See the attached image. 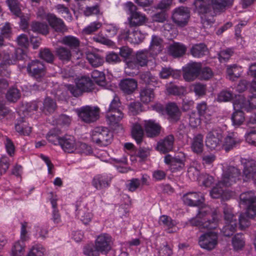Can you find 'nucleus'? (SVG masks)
Returning a JSON list of instances; mask_svg holds the SVG:
<instances>
[{
	"mask_svg": "<svg viewBox=\"0 0 256 256\" xmlns=\"http://www.w3.org/2000/svg\"><path fill=\"white\" fill-rule=\"evenodd\" d=\"M211 211L208 206L201 208L196 216L190 220V224L200 228H216L218 226L219 216L216 211Z\"/></svg>",
	"mask_w": 256,
	"mask_h": 256,
	"instance_id": "20e7f679",
	"label": "nucleus"
},
{
	"mask_svg": "<svg viewBox=\"0 0 256 256\" xmlns=\"http://www.w3.org/2000/svg\"><path fill=\"white\" fill-rule=\"evenodd\" d=\"M76 211L78 212V214L80 216V220L84 224H87L91 222L92 214L90 210L84 207L82 210H78V208H76Z\"/></svg>",
	"mask_w": 256,
	"mask_h": 256,
	"instance_id": "09e8293b",
	"label": "nucleus"
},
{
	"mask_svg": "<svg viewBox=\"0 0 256 256\" xmlns=\"http://www.w3.org/2000/svg\"><path fill=\"white\" fill-rule=\"evenodd\" d=\"M38 17L42 19H46L50 25L57 32H62L66 29V26L62 20L58 18L52 14H46L42 8L38 9Z\"/></svg>",
	"mask_w": 256,
	"mask_h": 256,
	"instance_id": "ddd939ff",
	"label": "nucleus"
},
{
	"mask_svg": "<svg viewBox=\"0 0 256 256\" xmlns=\"http://www.w3.org/2000/svg\"><path fill=\"white\" fill-rule=\"evenodd\" d=\"M250 90L252 92H256L252 88V82L250 84ZM233 108L235 110L244 109L246 111H249L251 109L256 108V94H253L252 96H249L248 100H246L243 95L236 96L233 102Z\"/></svg>",
	"mask_w": 256,
	"mask_h": 256,
	"instance_id": "1a4fd4ad",
	"label": "nucleus"
},
{
	"mask_svg": "<svg viewBox=\"0 0 256 256\" xmlns=\"http://www.w3.org/2000/svg\"><path fill=\"white\" fill-rule=\"evenodd\" d=\"M132 135L138 144L141 142L144 136V130L140 122H136L133 124Z\"/></svg>",
	"mask_w": 256,
	"mask_h": 256,
	"instance_id": "a19ab883",
	"label": "nucleus"
},
{
	"mask_svg": "<svg viewBox=\"0 0 256 256\" xmlns=\"http://www.w3.org/2000/svg\"><path fill=\"white\" fill-rule=\"evenodd\" d=\"M213 76V72L208 67L201 68L199 78L201 80H208Z\"/></svg>",
	"mask_w": 256,
	"mask_h": 256,
	"instance_id": "69168bd1",
	"label": "nucleus"
},
{
	"mask_svg": "<svg viewBox=\"0 0 256 256\" xmlns=\"http://www.w3.org/2000/svg\"><path fill=\"white\" fill-rule=\"evenodd\" d=\"M78 86L82 92L90 91L93 88V82L88 77L82 76L76 80Z\"/></svg>",
	"mask_w": 256,
	"mask_h": 256,
	"instance_id": "f704fd0d",
	"label": "nucleus"
},
{
	"mask_svg": "<svg viewBox=\"0 0 256 256\" xmlns=\"http://www.w3.org/2000/svg\"><path fill=\"white\" fill-rule=\"evenodd\" d=\"M240 142L237 133L229 132L224 138L222 147L226 151H228L235 146L236 144H239Z\"/></svg>",
	"mask_w": 256,
	"mask_h": 256,
	"instance_id": "c85d7f7f",
	"label": "nucleus"
},
{
	"mask_svg": "<svg viewBox=\"0 0 256 256\" xmlns=\"http://www.w3.org/2000/svg\"><path fill=\"white\" fill-rule=\"evenodd\" d=\"M28 74L38 80L46 74V67L44 64L38 60H32L27 66Z\"/></svg>",
	"mask_w": 256,
	"mask_h": 256,
	"instance_id": "6ab92c4d",
	"label": "nucleus"
},
{
	"mask_svg": "<svg viewBox=\"0 0 256 256\" xmlns=\"http://www.w3.org/2000/svg\"><path fill=\"white\" fill-rule=\"evenodd\" d=\"M218 244V235L214 232H208L201 235L199 238L200 246L208 250L214 249Z\"/></svg>",
	"mask_w": 256,
	"mask_h": 256,
	"instance_id": "2eb2a0df",
	"label": "nucleus"
},
{
	"mask_svg": "<svg viewBox=\"0 0 256 256\" xmlns=\"http://www.w3.org/2000/svg\"><path fill=\"white\" fill-rule=\"evenodd\" d=\"M174 138L173 135L169 134L158 142L156 150L162 154H166L172 151L174 148Z\"/></svg>",
	"mask_w": 256,
	"mask_h": 256,
	"instance_id": "b1692460",
	"label": "nucleus"
},
{
	"mask_svg": "<svg viewBox=\"0 0 256 256\" xmlns=\"http://www.w3.org/2000/svg\"><path fill=\"white\" fill-rule=\"evenodd\" d=\"M172 76L174 78H178L180 76V70H173L170 68H163L160 72V76L162 78H167Z\"/></svg>",
	"mask_w": 256,
	"mask_h": 256,
	"instance_id": "8fccbe9b",
	"label": "nucleus"
},
{
	"mask_svg": "<svg viewBox=\"0 0 256 256\" xmlns=\"http://www.w3.org/2000/svg\"><path fill=\"white\" fill-rule=\"evenodd\" d=\"M40 58L48 62H52L54 56L53 54L48 49H44L40 52Z\"/></svg>",
	"mask_w": 256,
	"mask_h": 256,
	"instance_id": "338daca9",
	"label": "nucleus"
},
{
	"mask_svg": "<svg viewBox=\"0 0 256 256\" xmlns=\"http://www.w3.org/2000/svg\"><path fill=\"white\" fill-rule=\"evenodd\" d=\"M56 108V102L49 97L46 98L43 102L42 110L46 114H51L54 111Z\"/></svg>",
	"mask_w": 256,
	"mask_h": 256,
	"instance_id": "3c124183",
	"label": "nucleus"
},
{
	"mask_svg": "<svg viewBox=\"0 0 256 256\" xmlns=\"http://www.w3.org/2000/svg\"><path fill=\"white\" fill-rule=\"evenodd\" d=\"M112 180V176L110 174H98L93 178L92 185L97 190H105L110 186Z\"/></svg>",
	"mask_w": 256,
	"mask_h": 256,
	"instance_id": "4be33fe9",
	"label": "nucleus"
},
{
	"mask_svg": "<svg viewBox=\"0 0 256 256\" xmlns=\"http://www.w3.org/2000/svg\"><path fill=\"white\" fill-rule=\"evenodd\" d=\"M91 138L94 142L100 146H106L112 140V134L106 128L97 127L91 132Z\"/></svg>",
	"mask_w": 256,
	"mask_h": 256,
	"instance_id": "9d476101",
	"label": "nucleus"
},
{
	"mask_svg": "<svg viewBox=\"0 0 256 256\" xmlns=\"http://www.w3.org/2000/svg\"><path fill=\"white\" fill-rule=\"evenodd\" d=\"M232 245L234 250H242L245 245V240L242 234H236L232 238Z\"/></svg>",
	"mask_w": 256,
	"mask_h": 256,
	"instance_id": "49530a36",
	"label": "nucleus"
},
{
	"mask_svg": "<svg viewBox=\"0 0 256 256\" xmlns=\"http://www.w3.org/2000/svg\"><path fill=\"white\" fill-rule=\"evenodd\" d=\"M15 130L20 134L28 136L32 132V127L24 118L18 120L15 124Z\"/></svg>",
	"mask_w": 256,
	"mask_h": 256,
	"instance_id": "7c9ffc66",
	"label": "nucleus"
},
{
	"mask_svg": "<svg viewBox=\"0 0 256 256\" xmlns=\"http://www.w3.org/2000/svg\"><path fill=\"white\" fill-rule=\"evenodd\" d=\"M202 64L199 62H190L182 67L184 78L188 82L192 81L198 77Z\"/></svg>",
	"mask_w": 256,
	"mask_h": 256,
	"instance_id": "a211bd4d",
	"label": "nucleus"
},
{
	"mask_svg": "<svg viewBox=\"0 0 256 256\" xmlns=\"http://www.w3.org/2000/svg\"><path fill=\"white\" fill-rule=\"evenodd\" d=\"M190 17V11L188 8L180 6L174 9L172 14L173 22L178 26L183 27L186 26Z\"/></svg>",
	"mask_w": 256,
	"mask_h": 256,
	"instance_id": "f3484780",
	"label": "nucleus"
},
{
	"mask_svg": "<svg viewBox=\"0 0 256 256\" xmlns=\"http://www.w3.org/2000/svg\"><path fill=\"white\" fill-rule=\"evenodd\" d=\"M166 91L168 94L174 96H184L186 94V89L184 86L170 84L166 86Z\"/></svg>",
	"mask_w": 256,
	"mask_h": 256,
	"instance_id": "a18cd8bd",
	"label": "nucleus"
},
{
	"mask_svg": "<svg viewBox=\"0 0 256 256\" xmlns=\"http://www.w3.org/2000/svg\"><path fill=\"white\" fill-rule=\"evenodd\" d=\"M76 111L78 117L85 122H94L99 117V109L98 107L86 106L77 108Z\"/></svg>",
	"mask_w": 256,
	"mask_h": 256,
	"instance_id": "f8f14e48",
	"label": "nucleus"
},
{
	"mask_svg": "<svg viewBox=\"0 0 256 256\" xmlns=\"http://www.w3.org/2000/svg\"><path fill=\"white\" fill-rule=\"evenodd\" d=\"M242 68L236 64L230 65L227 68V74L228 79L234 81L240 76L242 73Z\"/></svg>",
	"mask_w": 256,
	"mask_h": 256,
	"instance_id": "4c0bfd02",
	"label": "nucleus"
},
{
	"mask_svg": "<svg viewBox=\"0 0 256 256\" xmlns=\"http://www.w3.org/2000/svg\"><path fill=\"white\" fill-rule=\"evenodd\" d=\"M86 59L90 64L94 67L100 66L104 62L103 58L98 54L95 52L88 53Z\"/></svg>",
	"mask_w": 256,
	"mask_h": 256,
	"instance_id": "58836bf2",
	"label": "nucleus"
},
{
	"mask_svg": "<svg viewBox=\"0 0 256 256\" xmlns=\"http://www.w3.org/2000/svg\"><path fill=\"white\" fill-rule=\"evenodd\" d=\"M154 98L153 90L150 88H144L140 92V99L144 104H148L152 101Z\"/></svg>",
	"mask_w": 256,
	"mask_h": 256,
	"instance_id": "de8ad7c7",
	"label": "nucleus"
},
{
	"mask_svg": "<svg viewBox=\"0 0 256 256\" xmlns=\"http://www.w3.org/2000/svg\"><path fill=\"white\" fill-rule=\"evenodd\" d=\"M30 228L28 222L21 223L20 239L14 242L11 248L10 256H24L26 249V242L30 239L28 231Z\"/></svg>",
	"mask_w": 256,
	"mask_h": 256,
	"instance_id": "0eeeda50",
	"label": "nucleus"
},
{
	"mask_svg": "<svg viewBox=\"0 0 256 256\" xmlns=\"http://www.w3.org/2000/svg\"><path fill=\"white\" fill-rule=\"evenodd\" d=\"M78 148L76 150V152L84 154L86 155H88L92 153V148L90 146L80 142H78Z\"/></svg>",
	"mask_w": 256,
	"mask_h": 256,
	"instance_id": "e2e57ef3",
	"label": "nucleus"
},
{
	"mask_svg": "<svg viewBox=\"0 0 256 256\" xmlns=\"http://www.w3.org/2000/svg\"><path fill=\"white\" fill-rule=\"evenodd\" d=\"M233 98L232 93L228 90H223L219 92L216 98L218 102H227L231 100Z\"/></svg>",
	"mask_w": 256,
	"mask_h": 256,
	"instance_id": "13d9d810",
	"label": "nucleus"
},
{
	"mask_svg": "<svg viewBox=\"0 0 256 256\" xmlns=\"http://www.w3.org/2000/svg\"><path fill=\"white\" fill-rule=\"evenodd\" d=\"M196 108L199 116L202 120H204L206 123L210 122L211 120L212 116L209 112V110L208 109L206 103L202 102L198 104Z\"/></svg>",
	"mask_w": 256,
	"mask_h": 256,
	"instance_id": "c9c22d12",
	"label": "nucleus"
},
{
	"mask_svg": "<svg viewBox=\"0 0 256 256\" xmlns=\"http://www.w3.org/2000/svg\"><path fill=\"white\" fill-rule=\"evenodd\" d=\"M130 26H136L144 24L146 22V16L139 12H132L128 18Z\"/></svg>",
	"mask_w": 256,
	"mask_h": 256,
	"instance_id": "c756f323",
	"label": "nucleus"
},
{
	"mask_svg": "<svg viewBox=\"0 0 256 256\" xmlns=\"http://www.w3.org/2000/svg\"><path fill=\"white\" fill-rule=\"evenodd\" d=\"M188 174L192 180H197L200 184L206 187L210 186L214 182V178L207 174H199V172L194 167L188 169Z\"/></svg>",
	"mask_w": 256,
	"mask_h": 256,
	"instance_id": "dca6fc26",
	"label": "nucleus"
},
{
	"mask_svg": "<svg viewBox=\"0 0 256 256\" xmlns=\"http://www.w3.org/2000/svg\"><path fill=\"white\" fill-rule=\"evenodd\" d=\"M191 149L192 151L196 154H200L203 150V136L198 134L196 136L191 143Z\"/></svg>",
	"mask_w": 256,
	"mask_h": 256,
	"instance_id": "e433bc0d",
	"label": "nucleus"
},
{
	"mask_svg": "<svg viewBox=\"0 0 256 256\" xmlns=\"http://www.w3.org/2000/svg\"><path fill=\"white\" fill-rule=\"evenodd\" d=\"M234 109V112L231 117L232 124L234 126L238 127L243 124L245 117L244 112L241 110L242 109Z\"/></svg>",
	"mask_w": 256,
	"mask_h": 256,
	"instance_id": "79ce46f5",
	"label": "nucleus"
},
{
	"mask_svg": "<svg viewBox=\"0 0 256 256\" xmlns=\"http://www.w3.org/2000/svg\"><path fill=\"white\" fill-rule=\"evenodd\" d=\"M113 245L112 237L108 234H102L96 238L94 246L88 244L84 248V253L87 256H98L100 253L108 254Z\"/></svg>",
	"mask_w": 256,
	"mask_h": 256,
	"instance_id": "39448f33",
	"label": "nucleus"
},
{
	"mask_svg": "<svg viewBox=\"0 0 256 256\" xmlns=\"http://www.w3.org/2000/svg\"><path fill=\"white\" fill-rule=\"evenodd\" d=\"M244 164L243 178L245 182L253 180L256 186V162L253 160H242Z\"/></svg>",
	"mask_w": 256,
	"mask_h": 256,
	"instance_id": "aec40b11",
	"label": "nucleus"
},
{
	"mask_svg": "<svg viewBox=\"0 0 256 256\" xmlns=\"http://www.w3.org/2000/svg\"><path fill=\"white\" fill-rule=\"evenodd\" d=\"M20 97L19 90L15 88H10L6 94V99L12 102H15Z\"/></svg>",
	"mask_w": 256,
	"mask_h": 256,
	"instance_id": "052dcab7",
	"label": "nucleus"
},
{
	"mask_svg": "<svg viewBox=\"0 0 256 256\" xmlns=\"http://www.w3.org/2000/svg\"><path fill=\"white\" fill-rule=\"evenodd\" d=\"M186 155L182 152H178L174 156L166 154L164 157V162L169 166L170 170L172 172L182 170L185 166Z\"/></svg>",
	"mask_w": 256,
	"mask_h": 256,
	"instance_id": "9b49d317",
	"label": "nucleus"
},
{
	"mask_svg": "<svg viewBox=\"0 0 256 256\" xmlns=\"http://www.w3.org/2000/svg\"><path fill=\"white\" fill-rule=\"evenodd\" d=\"M154 57H152L151 52L148 50H142L138 51L135 57L132 61H127L126 67L125 72L126 73H131L128 70H136L138 71L140 67L146 66L149 61L152 60ZM138 72H132L133 74H136Z\"/></svg>",
	"mask_w": 256,
	"mask_h": 256,
	"instance_id": "423d86ee",
	"label": "nucleus"
},
{
	"mask_svg": "<svg viewBox=\"0 0 256 256\" xmlns=\"http://www.w3.org/2000/svg\"><path fill=\"white\" fill-rule=\"evenodd\" d=\"M194 91L196 96H202L206 94V86L200 83L196 84L194 85Z\"/></svg>",
	"mask_w": 256,
	"mask_h": 256,
	"instance_id": "774afa93",
	"label": "nucleus"
},
{
	"mask_svg": "<svg viewBox=\"0 0 256 256\" xmlns=\"http://www.w3.org/2000/svg\"><path fill=\"white\" fill-rule=\"evenodd\" d=\"M184 202L190 206H198L204 202V196L201 192H190L182 196Z\"/></svg>",
	"mask_w": 256,
	"mask_h": 256,
	"instance_id": "393cba45",
	"label": "nucleus"
},
{
	"mask_svg": "<svg viewBox=\"0 0 256 256\" xmlns=\"http://www.w3.org/2000/svg\"><path fill=\"white\" fill-rule=\"evenodd\" d=\"M91 76L94 81L98 84H100L102 82H104L105 80L104 74L98 70L92 71L91 74Z\"/></svg>",
	"mask_w": 256,
	"mask_h": 256,
	"instance_id": "0e129e2a",
	"label": "nucleus"
},
{
	"mask_svg": "<svg viewBox=\"0 0 256 256\" xmlns=\"http://www.w3.org/2000/svg\"><path fill=\"white\" fill-rule=\"evenodd\" d=\"M31 28L32 31L42 34H46L48 32V26L46 24L34 22Z\"/></svg>",
	"mask_w": 256,
	"mask_h": 256,
	"instance_id": "603ef678",
	"label": "nucleus"
},
{
	"mask_svg": "<svg viewBox=\"0 0 256 256\" xmlns=\"http://www.w3.org/2000/svg\"><path fill=\"white\" fill-rule=\"evenodd\" d=\"M240 171L234 166H228L224 170L222 179L210 191V194L213 198H222L223 200L228 199L227 192L225 188L235 183L240 178Z\"/></svg>",
	"mask_w": 256,
	"mask_h": 256,
	"instance_id": "f03ea898",
	"label": "nucleus"
},
{
	"mask_svg": "<svg viewBox=\"0 0 256 256\" xmlns=\"http://www.w3.org/2000/svg\"><path fill=\"white\" fill-rule=\"evenodd\" d=\"M208 52L206 46L202 43L194 45L190 49V53L194 57L201 58Z\"/></svg>",
	"mask_w": 256,
	"mask_h": 256,
	"instance_id": "ea45409f",
	"label": "nucleus"
},
{
	"mask_svg": "<svg viewBox=\"0 0 256 256\" xmlns=\"http://www.w3.org/2000/svg\"><path fill=\"white\" fill-rule=\"evenodd\" d=\"M106 120L111 126H114L124 118V114L121 110V102L119 98L114 95L113 100L109 105L106 111Z\"/></svg>",
	"mask_w": 256,
	"mask_h": 256,
	"instance_id": "6e6552de",
	"label": "nucleus"
},
{
	"mask_svg": "<svg viewBox=\"0 0 256 256\" xmlns=\"http://www.w3.org/2000/svg\"><path fill=\"white\" fill-rule=\"evenodd\" d=\"M56 56L64 64L68 63L72 60V56L71 50L66 47L60 46L56 50Z\"/></svg>",
	"mask_w": 256,
	"mask_h": 256,
	"instance_id": "2f4dec72",
	"label": "nucleus"
},
{
	"mask_svg": "<svg viewBox=\"0 0 256 256\" xmlns=\"http://www.w3.org/2000/svg\"><path fill=\"white\" fill-rule=\"evenodd\" d=\"M132 50L127 46H122L120 49V54L124 59L126 64L127 61H132L130 58L132 55Z\"/></svg>",
	"mask_w": 256,
	"mask_h": 256,
	"instance_id": "680f3d73",
	"label": "nucleus"
},
{
	"mask_svg": "<svg viewBox=\"0 0 256 256\" xmlns=\"http://www.w3.org/2000/svg\"><path fill=\"white\" fill-rule=\"evenodd\" d=\"M222 138L221 132L218 130H212L208 132L206 138V146L211 150L220 148Z\"/></svg>",
	"mask_w": 256,
	"mask_h": 256,
	"instance_id": "412c9836",
	"label": "nucleus"
},
{
	"mask_svg": "<svg viewBox=\"0 0 256 256\" xmlns=\"http://www.w3.org/2000/svg\"><path fill=\"white\" fill-rule=\"evenodd\" d=\"M240 198V204L246 206V212L239 216V228L243 230L250 225V220L256 216V196L254 192L249 191L241 194Z\"/></svg>",
	"mask_w": 256,
	"mask_h": 256,
	"instance_id": "7ed1b4c3",
	"label": "nucleus"
},
{
	"mask_svg": "<svg viewBox=\"0 0 256 256\" xmlns=\"http://www.w3.org/2000/svg\"><path fill=\"white\" fill-rule=\"evenodd\" d=\"M184 45L180 42H174L168 48V52L174 57H180L184 54L186 51Z\"/></svg>",
	"mask_w": 256,
	"mask_h": 256,
	"instance_id": "473e14b6",
	"label": "nucleus"
},
{
	"mask_svg": "<svg viewBox=\"0 0 256 256\" xmlns=\"http://www.w3.org/2000/svg\"><path fill=\"white\" fill-rule=\"evenodd\" d=\"M159 224L168 230V232H172V231L170 230V228L176 225V222L174 220H172L170 217L166 215L160 216Z\"/></svg>",
	"mask_w": 256,
	"mask_h": 256,
	"instance_id": "c03bdc74",
	"label": "nucleus"
},
{
	"mask_svg": "<svg viewBox=\"0 0 256 256\" xmlns=\"http://www.w3.org/2000/svg\"><path fill=\"white\" fill-rule=\"evenodd\" d=\"M61 42L71 48H78L80 44V40L78 38L72 36H64Z\"/></svg>",
	"mask_w": 256,
	"mask_h": 256,
	"instance_id": "37998d69",
	"label": "nucleus"
},
{
	"mask_svg": "<svg viewBox=\"0 0 256 256\" xmlns=\"http://www.w3.org/2000/svg\"><path fill=\"white\" fill-rule=\"evenodd\" d=\"M45 252L44 247L40 244H36L30 249L27 256H44Z\"/></svg>",
	"mask_w": 256,
	"mask_h": 256,
	"instance_id": "864d4df0",
	"label": "nucleus"
},
{
	"mask_svg": "<svg viewBox=\"0 0 256 256\" xmlns=\"http://www.w3.org/2000/svg\"><path fill=\"white\" fill-rule=\"evenodd\" d=\"M134 38H130L129 42L131 44H138L142 42L145 38V34L138 30H135L131 32Z\"/></svg>",
	"mask_w": 256,
	"mask_h": 256,
	"instance_id": "6e6d98bb",
	"label": "nucleus"
},
{
	"mask_svg": "<svg viewBox=\"0 0 256 256\" xmlns=\"http://www.w3.org/2000/svg\"><path fill=\"white\" fill-rule=\"evenodd\" d=\"M232 2L233 0H196L194 4V11L200 16L203 26L208 28L214 21L211 5L214 9L222 10L231 5Z\"/></svg>",
	"mask_w": 256,
	"mask_h": 256,
	"instance_id": "f257e3e1",
	"label": "nucleus"
},
{
	"mask_svg": "<svg viewBox=\"0 0 256 256\" xmlns=\"http://www.w3.org/2000/svg\"><path fill=\"white\" fill-rule=\"evenodd\" d=\"M60 142V146L65 152H74L78 148V142H76L72 136L65 135L61 138Z\"/></svg>",
	"mask_w": 256,
	"mask_h": 256,
	"instance_id": "5701e85b",
	"label": "nucleus"
},
{
	"mask_svg": "<svg viewBox=\"0 0 256 256\" xmlns=\"http://www.w3.org/2000/svg\"><path fill=\"white\" fill-rule=\"evenodd\" d=\"M224 212L226 224L223 227L222 232L224 236H230L236 230L238 227L236 218L230 210L224 209Z\"/></svg>",
	"mask_w": 256,
	"mask_h": 256,
	"instance_id": "4468645a",
	"label": "nucleus"
},
{
	"mask_svg": "<svg viewBox=\"0 0 256 256\" xmlns=\"http://www.w3.org/2000/svg\"><path fill=\"white\" fill-rule=\"evenodd\" d=\"M146 132L148 136L154 137L160 133V126L155 120H149L143 121Z\"/></svg>",
	"mask_w": 256,
	"mask_h": 256,
	"instance_id": "a878e982",
	"label": "nucleus"
},
{
	"mask_svg": "<svg viewBox=\"0 0 256 256\" xmlns=\"http://www.w3.org/2000/svg\"><path fill=\"white\" fill-rule=\"evenodd\" d=\"M102 26V23L99 22H92L82 30V32L84 34H90L97 31Z\"/></svg>",
	"mask_w": 256,
	"mask_h": 256,
	"instance_id": "5fc2aeb1",
	"label": "nucleus"
},
{
	"mask_svg": "<svg viewBox=\"0 0 256 256\" xmlns=\"http://www.w3.org/2000/svg\"><path fill=\"white\" fill-rule=\"evenodd\" d=\"M166 112L168 118L172 122H176L180 116V111L175 103H170L166 106Z\"/></svg>",
	"mask_w": 256,
	"mask_h": 256,
	"instance_id": "72a5a7b5",
	"label": "nucleus"
},
{
	"mask_svg": "<svg viewBox=\"0 0 256 256\" xmlns=\"http://www.w3.org/2000/svg\"><path fill=\"white\" fill-rule=\"evenodd\" d=\"M6 3L14 14L16 16H20L21 11L17 0H6Z\"/></svg>",
	"mask_w": 256,
	"mask_h": 256,
	"instance_id": "bf43d9fd",
	"label": "nucleus"
},
{
	"mask_svg": "<svg viewBox=\"0 0 256 256\" xmlns=\"http://www.w3.org/2000/svg\"><path fill=\"white\" fill-rule=\"evenodd\" d=\"M163 40L158 36L152 35L148 50L151 52L152 56L155 57L163 48Z\"/></svg>",
	"mask_w": 256,
	"mask_h": 256,
	"instance_id": "bb28decb",
	"label": "nucleus"
},
{
	"mask_svg": "<svg viewBox=\"0 0 256 256\" xmlns=\"http://www.w3.org/2000/svg\"><path fill=\"white\" fill-rule=\"evenodd\" d=\"M56 8L58 12L66 20H72V16L69 9L64 4H58L56 6Z\"/></svg>",
	"mask_w": 256,
	"mask_h": 256,
	"instance_id": "4d7b16f0",
	"label": "nucleus"
},
{
	"mask_svg": "<svg viewBox=\"0 0 256 256\" xmlns=\"http://www.w3.org/2000/svg\"><path fill=\"white\" fill-rule=\"evenodd\" d=\"M120 90L127 94L132 93L138 87V82L134 78H125L119 84Z\"/></svg>",
	"mask_w": 256,
	"mask_h": 256,
	"instance_id": "cd10ccee",
	"label": "nucleus"
}]
</instances>
